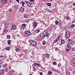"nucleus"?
Listing matches in <instances>:
<instances>
[{
  "mask_svg": "<svg viewBox=\"0 0 75 75\" xmlns=\"http://www.w3.org/2000/svg\"><path fill=\"white\" fill-rule=\"evenodd\" d=\"M37 26V23L36 22H33V27L34 28H36V27Z\"/></svg>",
  "mask_w": 75,
  "mask_h": 75,
  "instance_id": "obj_5",
  "label": "nucleus"
},
{
  "mask_svg": "<svg viewBox=\"0 0 75 75\" xmlns=\"http://www.w3.org/2000/svg\"><path fill=\"white\" fill-rule=\"evenodd\" d=\"M65 36L67 38H69L70 37V32H67L65 34Z\"/></svg>",
  "mask_w": 75,
  "mask_h": 75,
  "instance_id": "obj_2",
  "label": "nucleus"
},
{
  "mask_svg": "<svg viewBox=\"0 0 75 75\" xmlns=\"http://www.w3.org/2000/svg\"><path fill=\"white\" fill-rule=\"evenodd\" d=\"M74 9H75V8H74L73 9V10H74Z\"/></svg>",
  "mask_w": 75,
  "mask_h": 75,
  "instance_id": "obj_58",
  "label": "nucleus"
},
{
  "mask_svg": "<svg viewBox=\"0 0 75 75\" xmlns=\"http://www.w3.org/2000/svg\"><path fill=\"white\" fill-rule=\"evenodd\" d=\"M4 72V70H0V75H1L3 74Z\"/></svg>",
  "mask_w": 75,
  "mask_h": 75,
  "instance_id": "obj_14",
  "label": "nucleus"
},
{
  "mask_svg": "<svg viewBox=\"0 0 75 75\" xmlns=\"http://www.w3.org/2000/svg\"><path fill=\"white\" fill-rule=\"evenodd\" d=\"M40 36L41 37H45L44 33L41 34Z\"/></svg>",
  "mask_w": 75,
  "mask_h": 75,
  "instance_id": "obj_24",
  "label": "nucleus"
},
{
  "mask_svg": "<svg viewBox=\"0 0 75 75\" xmlns=\"http://www.w3.org/2000/svg\"><path fill=\"white\" fill-rule=\"evenodd\" d=\"M67 47L68 48H69V49H71V48H72V47L71 46H70L69 45H67Z\"/></svg>",
  "mask_w": 75,
  "mask_h": 75,
  "instance_id": "obj_15",
  "label": "nucleus"
},
{
  "mask_svg": "<svg viewBox=\"0 0 75 75\" xmlns=\"http://www.w3.org/2000/svg\"><path fill=\"white\" fill-rule=\"evenodd\" d=\"M9 13H11L12 12V10L11 9H10L9 11Z\"/></svg>",
  "mask_w": 75,
  "mask_h": 75,
  "instance_id": "obj_46",
  "label": "nucleus"
},
{
  "mask_svg": "<svg viewBox=\"0 0 75 75\" xmlns=\"http://www.w3.org/2000/svg\"><path fill=\"white\" fill-rule=\"evenodd\" d=\"M10 59V61H11V59L10 58V59Z\"/></svg>",
  "mask_w": 75,
  "mask_h": 75,
  "instance_id": "obj_59",
  "label": "nucleus"
},
{
  "mask_svg": "<svg viewBox=\"0 0 75 75\" xmlns=\"http://www.w3.org/2000/svg\"><path fill=\"white\" fill-rule=\"evenodd\" d=\"M53 65H56V64H57V62H54L53 63Z\"/></svg>",
  "mask_w": 75,
  "mask_h": 75,
  "instance_id": "obj_45",
  "label": "nucleus"
},
{
  "mask_svg": "<svg viewBox=\"0 0 75 75\" xmlns=\"http://www.w3.org/2000/svg\"><path fill=\"white\" fill-rule=\"evenodd\" d=\"M46 57H50V55L48 54H46Z\"/></svg>",
  "mask_w": 75,
  "mask_h": 75,
  "instance_id": "obj_38",
  "label": "nucleus"
},
{
  "mask_svg": "<svg viewBox=\"0 0 75 75\" xmlns=\"http://www.w3.org/2000/svg\"><path fill=\"white\" fill-rule=\"evenodd\" d=\"M5 70L6 71V72H8V68H6L5 69Z\"/></svg>",
  "mask_w": 75,
  "mask_h": 75,
  "instance_id": "obj_33",
  "label": "nucleus"
},
{
  "mask_svg": "<svg viewBox=\"0 0 75 75\" xmlns=\"http://www.w3.org/2000/svg\"><path fill=\"white\" fill-rule=\"evenodd\" d=\"M57 42V39H56V40H55L54 41V43H56V42Z\"/></svg>",
  "mask_w": 75,
  "mask_h": 75,
  "instance_id": "obj_41",
  "label": "nucleus"
},
{
  "mask_svg": "<svg viewBox=\"0 0 75 75\" xmlns=\"http://www.w3.org/2000/svg\"><path fill=\"white\" fill-rule=\"evenodd\" d=\"M58 24V21H55V24L57 25Z\"/></svg>",
  "mask_w": 75,
  "mask_h": 75,
  "instance_id": "obj_39",
  "label": "nucleus"
},
{
  "mask_svg": "<svg viewBox=\"0 0 75 75\" xmlns=\"http://www.w3.org/2000/svg\"><path fill=\"white\" fill-rule=\"evenodd\" d=\"M29 0L30 2L31 1H34V0Z\"/></svg>",
  "mask_w": 75,
  "mask_h": 75,
  "instance_id": "obj_51",
  "label": "nucleus"
},
{
  "mask_svg": "<svg viewBox=\"0 0 75 75\" xmlns=\"http://www.w3.org/2000/svg\"><path fill=\"white\" fill-rule=\"evenodd\" d=\"M47 6H51V3H48L47 4Z\"/></svg>",
  "mask_w": 75,
  "mask_h": 75,
  "instance_id": "obj_29",
  "label": "nucleus"
},
{
  "mask_svg": "<svg viewBox=\"0 0 75 75\" xmlns=\"http://www.w3.org/2000/svg\"><path fill=\"white\" fill-rule=\"evenodd\" d=\"M10 47H7L6 48V50L7 51H9V50H10Z\"/></svg>",
  "mask_w": 75,
  "mask_h": 75,
  "instance_id": "obj_27",
  "label": "nucleus"
},
{
  "mask_svg": "<svg viewBox=\"0 0 75 75\" xmlns=\"http://www.w3.org/2000/svg\"><path fill=\"white\" fill-rule=\"evenodd\" d=\"M8 31V30L6 29H5L4 30V32H5V33H6Z\"/></svg>",
  "mask_w": 75,
  "mask_h": 75,
  "instance_id": "obj_26",
  "label": "nucleus"
},
{
  "mask_svg": "<svg viewBox=\"0 0 75 75\" xmlns=\"http://www.w3.org/2000/svg\"><path fill=\"white\" fill-rule=\"evenodd\" d=\"M9 75H12V74H13V73L12 72V71H10L9 73Z\"/></svg>",
  "mask_w": 75,
  "mask_h": 75,
  "instance_id": "obj_32",
  "label": "nucleus"
},
{
  "mask_svg": "<svg viewBox=\"0 0 75 75\" xmlns=\"http://www.w3.org/2000/svg\"><path fill=\"white\" fill-rule=\"evenodd\" d=\"M40 75H43V73H42V72H40Z\"/></svg>",
  "mask_w": 75,
  "mask_h": 75,
  "instance_id": "obj_44",
  "label": "nucleus"
},
{
  "mask_svg": "<svg viewBox=\"0 0 75 75\" xmlns=\"http://www.w3.org/2000/svg\"><path fill=\"white\" fill-rule=\"evenodd\" d=\"M29 75H32V74H29Z\"/></svg>",
  "mask_w": 75,
  "mask_h": 75,
  "instance_id": "obj_63",
  "label": "nucleus"
},
{
  "mask_svg": "<svg viewBox=\"0 0 75 75\" xmlns=\"http://www.w3.org/2000/svg\"><path fill=\"white\" fill-rule=\"evenodd\" d=\"M42 44L43 45H45V44H46V42H45V41L43 40L42 41Z\"/></svg>",
  "mask_w": 75,
  "mask_h": 75,
  "instance_id": "obj_25",
  "label": "nucleus"
},
{
  "mask_svg": "<svg viewBox=\"0 0 75 75\" xmlns=\"http://www.w3.org/2000/svg\"><path fill=\"white\" fill-rule=\"evenodd\" d=\"M17 2H18V3L19 4V0H16Z\"/></svg>",
  "mask_w": 75,
  "mask_h": 75,
  "instance_id": "obj_50",
  "label": "nucleus"
},
{
  "mask_svg": "<svg viewBox=\"0 0 75 75\" xmlns=\"http://www.w3.org/2000/svg\"><path fill=\"white\" fill-rule=\"evenodd\" d=\"M33 65L35 67H40L41 66V65L40 64L37 63H34Z\"/></svg>",
  "mask_w": 75,
  "mask_h": 75,
  "instance_id": "obj_7",
  "label": "nucleus"
},
{
  "mask_svg": "<svg viewBox=\"0 0 75 75\" xmlns=\"http://www.w3.org/2000/svg\"><path fill=\"white\" fill-rule=\"evenodd\" d=\"M33 70L34 71H37V69H35V68L34 67L33 68Z\"/></svg>",
  "mask_w": 75,
  "mask_h": 75,
  "instance_id": "obj_35",
  "label": "nucleus"
},
{
  "mask_svg": "<svg viewBox=\"0 0 75 75\" xmlns=\"http://www.w3.org/2000/svg\"><path fill=\"white\" fill-rule=\"evenodd\" d=\"M40 31V30L39 29H37L36 30V33H38Z\"/></svg>",
  "mask_w": 75,
  "mask_h": 75,
  "instance_id": "obj_23",
  "label": "nucleus"
},
{
  "mask_svg": "<svg viewBox=\"0 0 75 75\" xmlns=\"http://www.w3.org/2000/svg\"><path fill=\"white\" fill-rule=\"evenodd\" d=\"M22 27L23 28H25L26 27L25 24H23L22 26Z\"/></svg>",
  "mask_w": 75,
  "mask_h": 75,
  "instance_id": "obj_12",
  "label": "nucleus"
},
{
  "mask_svg": "<svg viewBox=\"0 0 75 75\" xmlns=\"http://www.w3.org/2000/svg\"><path fill=\"white\" fill-rule=\"evenodd\" d=\"M69 69L70 70V71H72V67H69Z\"/></svg>",
  "mask_w": 75,
  "mask_h": 75,
  "instance_id": "obj_31",
  "label": "nucleus"
},
{
  "mask_svg": "<svg viewBox=\"0 0 75 75\" xmlns=\"http://www.w3.org/2000/svg\"><path fill=\"white\" fill-rule=\"evenodd\" d=\"M9 23H6L4 25V27L5 28H7L8 27Z\"/></svg>",
  "mask_w": 75,
  "mask_h": 75,
  "instance_id": "obj_11",
  "label": "nucleus"
},
{
  "mask_svg": "<svg viewBox=\"0 0 75 75\" xmlns=\"http://www.w3.org/2000/svg\"><path fill=\"white\" fill-rule=\"evenodd\" d=\"M69 41H70L69 42H71V45H74V42L72 40H70V39H68Z\"/></svg>",
  "mask_w": 75,
  "mask_h": 75,
  "instance_id": "obj_10",
  "label": "nucleus"
},
{
  "mask_svg": "<svg viewBox=\"0 0 75 75\" xmlns=\"http://www.w3.org/2000/svg\"><path fill=\"white\" fill-rule=\"evenodd\" d=\"M25 33L26 34H27L28 35H30L31 34V32L29 31H26L25 32Z\"/></svg>",
  "mask_w": 75,
  "mask_h": 75,
  "instance_id": "obj_4",
  "label": "nucleus"
},
{
  "mask_svg": "<svg viewBox=\"0 0 75 75\" xmlns=\"http://www.w3.org/2000/svg\"><path fill=\"white\" fill-rule=\"evenodd\" d=\"M7 38L8 39H10V35H8L7 36Z\"/></svg>",
  "mask_w": 75,
  "mask_h": 75,
  "instance_id": "obj_36",
  "label": "nucleus"
},
{
  "mask_svg": "<svg viewBox=\"0 0 75 75\" xmlns=\"http://www.w3.org/2000/svg\"><path fill=\"white\" fill-rule=\"evenodd\" d=\"M66 75H70V72H69V71H66Z\"/></svg>",
  "mask_w": 75,
  "mask_h": 75,
  "instance_id": "obj_13",
  "label": "nucleus"
},
{
  "mask_svg": "<svg viewBox=\"0 0 75 75\" xmlns=\"http://www.w3.org/2000/svg\"><path fill=\"white\" fill-rule=\"evenodd\" d=\"M13 72H14V70H13Z\"/></svg>",
  "mask_w": 75,
  "mask_h": 75,
  "instance_id": "obj_64",
  "label": "nucleus"
},
{
  "mask_svg": "<svg viewBox=\"0 0 75 75\" xmlns=\"http://www.w3.org/2000/svg\"><path fill=\"white\" fill-rule=\"evenodd\" d=\"M47 37H49V36L50 35V34L49 33H47V34H46V35Z\"/></svg>",
  "mask_w": 75,
  "mask_h": 75,
  "instance_id": "obj_34",
  "label": "nucleus"
},
{
  "mask_svg": "<svg viewBox=\"0 0 75 75\" xmlns=\"http://www.w3.org/2000/svg\"><path fill=\"white\" fill-rule=\"evenodd\" d=\"M74 27H75V25L74 24L71 25L70 26V27L72 29H73L74 28Z\"/></svg>",
  "mask_w": 75,
  "mask_h": 75,
  "instance_id": "obj_16",
  "label": "nucleus"
},
{
  "mask_svg": "<svg viewBox=\"0 0 75 75\" xmlns=\"http://www.w3.org/2000/svg\"><path fill=\"white\" fill-rule=\"evenodd\" d=\"M43 34H44V35H45V37L46 36V35L47 34V30H45L44 31Z\"/></svg>",
  "mask_w": 75,
  "mask_h": 75,
  "instance_id": "obj_17",
  "label": "nucleus"
},
{
  "mask_svg": "<svg viewBox=\"0 0 75 75\" xmlns=\"http://www.w3.org/2000/svg\"><path fill=\"white\" fill-rule=\"evenodd\" d=\"M45 10H48V9H46Z\"/></svg>",
  "mask_w": 75,
  "mask_h": 75,
  "instance_id": "obj_60",
  "label": "nucleus"
},
{
  "mask_svg": "<svg viewBox=\"0 0 75 75\" xmlns=\"http://www.w3.org/2000/svg\"><path fill=\"white\" fill-rule=\"evenodd\" d=\"M2 2L3 3H4V4H6V3H7L8 1L7 0H2Z\"/></svg>",
  "mask_w": 75,
  "mask_h": 75,
  "instance_id": "obj_9",
  "label": "nucleus"
},
{
  "mask_svg": "<svg viewBox=\"0 0 75 75\" xmlns=\"http://www.w3.org/2000/svg\"><path fill=\"white\" fill-rule=\"evenodd\" d=\"M66 51H67V52H69V50L68 49H66Z\"/></svg>",
  "mask_w": 75,
  "mask_h": 75,
  "instance_id": "obj_48",
  "label": "nucleus"
},
{
  "mask_svg": "<svg viewBox=\"0 0 75 75\" xmlns=\"http://www.w3.org/2000/svg\"><path fill=\"white\" fill-rule=\"evenodd\" d=\"M8 44L9 45L11 44V42L10 41V40H8Z\"/></svg>",
  "mask_w": 75,
  "mask_h": 75,
  "instance_id": "obj_30",
  "label": "nucleus"
},
{
  "mask_svg": "<svg viewBox=\"0 0 75 75\" xmlns=\"http://www.w3.org/2000/svg\"><path fill=\"white\" fill-rule=\"evenodd\" d=\"M7 66V64H4L3 65V67L4 68H5V67H6Z\"/></svg>",
  "mask_w": 75,
  "mask_h": 75,
  "instance_id": "obj_37",
  "label": "nucleus"
},
{
  "mask_svg": "<svg viewBox=\"0 0 75 75\" xmlns=\"http://www.w3.org/2000/svg\"><path fill=\"white\" fill-rule=\"evenodd\" d=\"M0 68H1V65L0 64Z\"/></svg>",
  "mask_w": 75,
  "mask_h": 75,
  "instance_id": "obj_61",
  "label": "nucleus"
},
{
  "mask_svg": "<svg viewBox=\"0 0 75 75\" xmlns=\"http://www.w3.org/2000/svg\"><path fill=\"white\" fill-rule=\"evenodd\" d=\"M26 3L27 5H28V6L29 7H33V4L29 1H26Z\"/></svg>",
  "mask_w": 75,
  "mask_h": 75,
  "instance_id": "obj_3",
  "label": "nucleus"
},
{
  "mask_svg": "<svg viewBox=\"0 0 75 75\" xmlns=\"http://www.w3.org/2000/svg\"><path fill=\"white\" fill-rule=\"evenodd\" d=\"M24 18H28V15L25 14L24 15Z\"/></svg>",
  "mask_w": 75,
  "mask_h": 75,
  "instance_id": "obj_18",
  "label": "nucleus"
},
{
  "mask_svg": "<svg viewBox=\"0 0 75 75\" xmlns=\"http://www.w3.org/2000/svg\"><path fill=\"white\" fill-rule=\"evenodd\" d=\"M29 42L30 43V44L33 46L37 45V43L34 41L30 40H29Z\"/></svg>",
  "mask_w": 75,
  "mask_h": 75,
  "instance_id": "obj_1",
  "label": "nucleus"
},
{
  "mask_svg": "<svg viewBox=\"0 0 75 75\" xmlns=\"http://www.w3.org/2000/svg\"><path fill=\"white\" fill-rule=\"evenodd\" d=\"M73 73H74V74H75V69L74 70V71Z\"/></svg>",
  "mask_w": 75,
  "mask_h": 75,
  "instance_id": "obj_52",
  "label": "nucleus"
},
{
  "mask_svg": "<svg viewBox=\"0 0 75 75\" xmlns=\"http://www.w3.org/2000/svg\"><path fill=\"white\" fill-rule=\"evenodd\" d=\"M75 22V20H73L72 22V24H74V23Z\"/></svg>",
  "mask_w": 75,
  "mask_h": 75,
  "instance_id": "obj_43",
  "label": "nucleus"
},
{
  "mask_svg": "<svg viewBox=\"0 0 75 75\" xmlns=\"http://www.w3.org/2000/svg\"><path fill=\"white\" fill-rule=\"evenodd\" d=\"M22 6H23V7H24L25 5V3H24V2H23V1H22Z\"/></svg>",
  "mask_w": 75,
  "mask_h": 75,
  "instance_id": "obj_22",
  "label": "nucleus"
},
{
  "mask_svg": "<svg viewBox=\"0 0 75 75\" xmlns=\"http://www.w3.org/2000/svg\"><path fill=\"white\" fill-rule=\"evenodd\" d=\"M73 6H75V3L73 4Z\"/></svg>",
  "mask_w": 75,
  "mask_h": 75,
  "instance_id": "obj_53",
  "label": "nucleus"
},
{
  "mask_svg": "<svg viewBox=\"0 0 75 75\" xmlns=\"http://www.w3.org/2000/svg\"><path fill=\"white\" fill-rule=\"evenodd\" d=\"M67 20H68V19H69V18L68 17H67Z\"/></svg>",
  "mask_w": 75,
  "mask_h": 75,
  "instance_id": "obj_54",
  "label": "nucleus"
},
{
  "mask_svg": "<svg viewBox=\"0 0 75 75\" xmlns=\"http://www.w3.org/2000/svg\"><path fill=\"white\" fill-rule=\"evenodd\" d=\"M15 50L16 51V52H18V51L20 50V49L18 48H16Z\"/></svg>",
  "mask_w": 75,
  "mask_h": 75,
  "instance_id": "obj_28",
  "label": "nucleus"
},
{
  "mask_svg": "<svg viewBox=\"0 0 75 75\" xmlns=\"http://www.w3.org/2000/svg\"><path fill=\"white\" fill-rule=\"evenodd\" d=\"M47 11H50V10L47 9Z\"/></svg>",
  "mask_w": 75,
  "mask_h": 75,
  "instance_id": "obj_56",
  "label": "nucleus"
},
{
  "mask_svg": "<svg viewBox=\"0 0 75 75\" xmlns=\"http://www.w3.org/2000/svg\"><path fill=\"white\" fill-rule=\"evenodd\" d=\"M61 65V64H58V67H60Z\"/></svg>",
  "mask_w": 75,
  "mask_h": 75,
  "instance_id": "obj_49",
  "label": "nucleus"
},
{
  "mask_svg": "<svg viewBox=\"0 0 75 75\" xmlns=\"http://www.w3.org/2000/svg\"><path fill=\"white\" fill-rule=\"evenodd\" d=\"M61 44H65V40H64L62 39L61 41Z\"/></svg>",
  "mask_w": 75,
  "mask_h": 75,
  "instance_id": "obj_20",
  "label": "nucleus"
},
{
  "mask_svg": "<svg viewBox=\"0 0 75 75\" xmlns=\"http://www.w3.org/2000/svg\"><path fill=\"white\" fill-rule=\"evenodd\" d=\"M56 72H58V71H56Z\"/></svg>",
  "mask_w": 75,
  "mask_h": 75,
  "instance_id": "obj_57",
  "label": "nucleus"
},
{
  "mask_svg": "<svg viewBox=\"0 0 75 75\" xmlns=\"http://www.w3.org/2000/svg\"><path fill=\"white\" fill-rule=\"evenodd\" d=\"M20 10L21 12H23L24 10V9L23 7H21L20 8Z\"/></svg>",
  "mask_w": 75,
  "mask_h": 75,
  "instance_id": "obj_8",
  "label": "nucleus"
},
{
  "mask_svg": "<svg viewBox=\"0 0 75 75\" xmlns=\"http://www.w3.org/2000/svg\"><path fill=\"white\" fill-rule=\"evenodd\" d=\"M48 74L49 75H51L52 74V71H49Z\"/></svg>",
  "mask_w": 75,
  "mask_h": 75,
  "instance_id": "obj_40",
  "label": "nucleus"
},
{
  "mask_svg": "<svg viewBox=\"0 0 75 75\" xmlns=\"http://www.w3.org/2000/svg\"><path fill=\"white\" fill-rule=\"evenodd\" d=\"M55 50L56 51H58V47L55 48Z\"/></svg>",
  "mask_w": 75,
  "mask_h": 75,
  "instance_id": "obj_47",
  "label": "nucleus"
},
{
  "mask_svg": "<svg viewBox=\"0 0 75 75\" xmlns=\"http://www.w3.org/2000/svg\"><path fill=\"white\" fill-rule=\"evenodd\" d=\"M3 57V56H0V58H2Z\"/></svg>",
  "mask_w": 75,
  "mask_h": 75,
  "instance_id": "obj_55",
  "label": "nucleus"
},
{
  "mask_svg": "<svg viewBox=\"0 0 75 75\" xmlns=\"http://www.w3.org/2000/svg\"><path fill=\"white\" fill-rule=\"evenodd\" d=\"M12 30H16L17 28V27L14 24H13L12 26Z\"/></svg>",
  "mask_w": 75,
  "mask_h": 75,
  "instance_id": "obj_6",
  "label": "nucleus"
},
{
  "mask_svg": "<svg viewBox=\"0 0 75 75\" xmlns=\"http://www.w3.org/2000/svg\"><path fill=\"white\" fill-rule=\"evenodd\" d=\"M42 0V1H45V0Z\"/></svg>",
  "mask_w": 75,
  "mask_h": 75,
  "instance_id": "obj_62",
  "label": "nucleus"
},
{
  "mask_svg": "<svg viewBox=\"0 0 75 75\" xmlns=\"http://www.w3.org/2000/svg\"><path fill=\"white\" fill-rule=\"evenodd\" d=\"M61 25H62V23H61V22L60 21L59 22L58 25L59 27H61Z\"/></svg>",
  "mask_w": 75,
  "mask_h": 75,
  "instance_id": "obj_19",
  "label": "nucleus"
},
{
  "mask_svg": "<svg viewBox=\"0 0 75 75\" xmlns=\"http://www.w3.org/2000/svg\"><path fill=\"white\" fill-rule=\"evenodd\" d=\"M18 5H15L14 6V8H18Z\"/></svg>",
  "mask_w": 75,
  "mask_h": 75,
  "instance_id": "obj_21",
  "label": "nucleus"
},
{
  "mask_svg": "<svg viewBox=\"0 0 75 75\" xmlns=\"http://www.w3.org/2000/svg\"><path fill=\"white\" fill-rule=\"evenodd\" d=\"M71 50H72V51H75V49L74 48L72 47V48H71Z\"/></svg>",
  "mask_w": 75,
  "mask_h": 75,
  "instance_id": "obj_42",
  "label": "nucleus"
}]
</instances>
